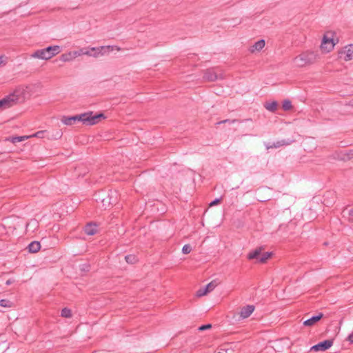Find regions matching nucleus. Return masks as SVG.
Instances as JSON below:
<instances>
[{"instance_id": "obj_15", "label": "nucleus", "mask_w": 353, "mask_h": 353, "mask_svg": "<svg viewBox=\"0 0 353 353\" xmlns=\"http://www.w3.org/2000/svg\"><path fill=\"white\" fill-rule=\"evenodd\" d=\"M28 249L30 253H37L41 249V244L39 241H33L29 244Z\"/></svg>"}, {"instance_id": "obj_19", "label": "nucleus", "mask_w": 353, "mask_h": 353, "mask_svg": "<svg viewBox=\"0 0 353 353\" xmlns=\"http://www.w3.org/2000/svg\"><path fill=\"white\" fill-rule=\"evenodd\" d=\"M265 108L268 110L274 112L278 108V103L276 101L268 102L265 104Z\"/></svg>"}, {"instance_id": "obj_22", "label": "nucleus", "mask_w": 353, "mask_h": 353, "mask_svg": "<svg viewBox=\"0 0 353 353\" xmlns=\"http://www.w3.org/2000/svg\"><path fill=\"white\" fill-rule=\"evenodd\" d=\"M61 315L64 318H71L72 316V311L69 308L65 307L62 309Z\"/></svg>"}, {"instance_id": "obj_7", "label": "nucleus", "mask_w": 353, "mask_h": 353, "mask_svg": "<svg viewBox=\"0 0 353 353\" xmlns=\"http://www.w3.org/2000/svg\"><path fill=\"white\" fill-rule=\"evenodd\" d=\"M219 284V283L217 281H212L206 286L199 288L196 292V296L200 298L206 296L210 292H212Z\"/></svg>"}, {"instance_id": "obj_21", "label": "nucleus", "mask_w": 353, "mask_h": 353, "mask_svg": "<svg viewBox=\"0 0 353 353\" xmlns=\"http://www.w3.org/2000/svg\"><path fill=\"white\" fill-rule=\"evenodd\" d=\"M72 52H73L74 59H76L77 57H78L82 54H85V55L90 54V51L87 50V48H83L79 49V50L72 51Z\"/></svg>"}, {"instance_id": "obj_12", "label": "nucleus", "mask_w": 353, "mask_h": 353, "mask_svg": "<svg viewBox=\"0 0 353 353\" xmlns=\"http://www.w3.org/2000/svg\"><path fill=\"white\" fill-rule=\"evenodd\" d=\"M265 45V42L264 39H261L254 43L252 46H251L249 48V51L251 53H255L256 52H260Z\"/></svg>"}, {"instance_id": "obj_18", "label": "nucleus", "mask_w": 353, "mask_h": 353, "mask_svg": "<svg viewBox=\"0 0 353 353\" xmlns=\"http://www.w3.org/2000/svg\"><path fill=\"white\" fill-rule=\"evenodd\" d=\"M84 230L88 235H94L97 232V226L95 224L90 223L85 227Z\"/></svg>"}, {"instance_id": "obj_27", "label": "nucleus", "mask_w": 353, "mask_h": 353, "mask_svg": "<svg viewBox=\"0 0 353 353\" xmlns=\"http://www.w3.org/2000/svg\"><path fill=\"white\" fill-rule=\"evenodd\" d=\"M288 143H289V141H285V140H281V141H278L276 143H273V145L274 147H279V146L283 145L288 144Z\"/></svg>"}, {"instance_id": "obj_4", "label": "nucleus", "mask_w": 353, "mask_h": 353, "mask_svg": "<svg viewBox=\"0 0 353 353\" xmlns=\"http://www.w3.org/2000/svg\"><path fill=\"white\" fill-rule=\"evenodd\" d=\"M61 52L59 46H50L46 48L37 50L32 54L31 57L41 60H50Z\"/></svg>"}, {"instance_id": "obj_16", "label": "nucleus", "mask_w": 353, "mask_h": 353, "mask_svg": "<svg viewBox=\"0 0 353 353\" xmlns=\"http://www.w3.org/2000/svg\"><path fill=\"white\" fill-rule=\"evenodd\" d=\"M32 136H17V137H10L8 138L6 140L10 141L14 144H17V143L23 141L30 138Z\"/></svg>"}, {"instance_id": "obj_8", "label": "nucleus", "mask_w": 353, "mask_h": 353, "mask_svg": "<svg viewBox=\"0 0 353 353\" xmlns=\"http://www.w3.org/2000/svg\"><path fill=\"white\" fill-rule=\"evenodd\" d=\"M254 306L252 305H248L240 308L239 312L234 317L237 318L238 320H242L248 318L254 311Z\"/></svg>"}, {"instance_id": "obj_26", "label": "nucleus", "mask_w": 353, "mask_h": 353, "mask_svg": "<svg viewBox=\"0 0 353 353\" xmlns=\"http://www.w3.org/2000/svg\"><path fill=\"white\" fill-rule=\"evenodd\" d=\"M125 259V261L130 263H133L135 261V256H134L132 255L126 256Z\"/></svg>"}, {"instance_id": "obj_30", "label": "nucleus", "mask_w": 353, "mask_h": 353, "mask_svg": "<svg viewBox=\"0 0 353 353\" xmlns=\"http://www.w3.org/2000/svg\"><path fill=\"white\" fill-rule=\"evenodd\" d=\"M211 327V325L210 324H208V325H202L199 327V330H207V329H209Z\"/></svg>"}, {"instance_id": "obj_17", "label": "nucleus", "mask_w": 353, "mask_h": 353, "mask_svg": "<svg viewBox=\"0 0 353 353\" xmlns=\"http://www.w3.org/2000/svg\"><path fill=\"white\" fill-rule=\"evenodd\" d=\"M262 250H263L262 248H258L255 249L254 250L250 252L248 254V259L250 260L256 259L258 261L259 257H260L261 252H262Z\"/></svg>"}, {"instance_id": "obj_14", "label": "nucleus", "mask_w": 353, "mask_h": 353, "mask_svg": "<svg viewBox=\"0 0 353 353\" xmlns=\"http://www.w3.org/2000/svg\"><path fill=\"white\" fill-rule=\"evenodd\" d=\"M74 57L73 55L72 51H68L65 53L62 54L60 56V60L64 63L71 62L74 60Z\"/></svg>"}, {"instance_id": "obj_31", "label": "nucleus", "mask_w": 353, "mask_h": 353, "mask_svg": "<svg viewBox=\"0 0 353 353\" xmlns=\"http://www.w3.org/2000/svg\"><path fill=\"white\" fill-rule=\"evenodd\" d=\"M234 121H229V120H224V121H221V122H219V123H219V124H221V123H233Z\"/></svg>"}, {"instance_id": "obj_24", "label": "nucleus", "mask_w": 353, "mask_h": 353, "mask_svg": "<svg viewBox=\"0 0 353 353\" xmlns=\"http://www.w3.org/2000/svg\"><path fill=\"white\" fill-rule=\"evenodd\" d=\"M282 108H283V109L284 110H291L292 108L291 101L290 100H285L283 102Z\"/></svg>"}, {"instance_id": "obj_25", "label": "nucleus", "mask_w": 353, "mask_h": 353, "mask_svg": "<svg viewBox=\"0 0 353 353\" xmlns=\"http://www.w3.org/2000/svg\"><path fill=\"white\" fill-rule=\"evenodd\" d=\"M192 250V248L190 245L186 244L182 248V252L183 254H189Z\"/></svg>"}, {"instance_id": "obj_9", "label": "nucleus", "mask_w": 353, "mask_h": 353, "mask_svg": "<svg viewBox=\"0 0 353 353\" xmlns=\"http://www.w3.org/2000/svg\"><path fill=\"white\" fill-rule=\"evenodd\" d=\"M339 57L345 61L353 59V44L343 47L339 52Z\"/></svg>"}, {"instance_id": "obj_28", "label": "nucleus", "mask_w": 353, "mask_h": 353, "mask_svg": "<svg viewBox=\"0 0 353 353\" xmlns=\"http://www.w3.org/2000/svg\"><path fill=\"white\" fill-rule=\"evenodd\" d=\"M346 340H347L349 343H353V332H352V333H350V334L347 336V337Z\"/></svg>"}, {"instance_id": "obj_6", "label": "nucleus", "mask_w": 353, "mask_h": 353, "mask_svg": "<svg viewBox=\"0 0 353 353\" xmlns=\"http://www.w3.org/2000/svg\"><path fill=\"white\" fill-rule=\"evenodd\" d=\"M334 42L330 33L324 35L321 45V50L324 53L332 51L334 47Z\"/></svg>"}, {"instance_id": "obj_33", "label": "nucleus", "mask_w": 353, "mask_h": 353, "mask_svg": "<svg viewBox=\"0 0 353 353\" xmlns=\"http://www.w3.org/2000/svg\"><path fill=\"white\" fill-rule=\"evenodd\" d=\"M2 58V57H0V64L3 62Z\"/></svg>"}, {"instance_id": "obj_10", "label": "nucleus", "mask_w": 353, "mask_h": 353, "mask_svg": "<svg viewBox=\"0 0 353 353\" xmlns=\"http://www.w3.org/2000/svg\"><path fill=\"white\" fill-rule=\"evenodd\" d=\"M333 345V341L331 340H325L320 342L318 344L312 346L310 349L311 351H325L331 347Z\"/></svg>"}, {"instance_id": "obj_5", "label": "nucleus", "mask_w": 353, "mask_h": 353, "mask_svg": "<svg viewBox=\"0 0 353 353\" xmlns=\"http://www.w3.org/2000/svg\"><path fill=\"white\" fill-rule=\"evenodd\" d=\"M114 48V46H110L87 48V50L90 51V54H87V56L97 58L108 53L110 50H113Z\"/></svg>"}, {"instance_id": "obj_34", "label": "nucleus", "mask_w": 353, "mask_h": 353, "mask_svg": "<svg viewBox=\"0 0 353 353\" xmlns=\"http://www.w3.org/2000/svg\"><path fill=\"white\" fill-rule=\"evenodd\" d=\"M6 283H7L8 285H9V284H10V283H11V282L8 280V281H7Z\"/></svg>"}, {"instance_id": "obj_1", "label": "nucleus", "mask_w": 353, "mask_h": 353, "mask_svg": "<svg viewBox=\"0 0 353 353\" xmlns=\"http://www.w3.org/2000/svg\"><path fill=\"white\" fill-rule=\"evenodd\" d=\"M106 118L103 113L94 114L92 111H88L73 116L62 115L59 120L63 125L68 127H75L79 123L85 126H92L99 123Z\"/></svg>"}, {"instance_id": "obj_2", "label": "nucleus", "mask_w": 353, "mask_h": 353, "mask_svg": "<svg viewBox=\"0 0 353 353\" xmlns=\"http://www.w3.org/2000/svg\"><path fill=\"white\" fill-rule=\"evenodd\" d=\"M29 86H19L12 93L0 99V110L12 107L18 102L23 101L30 96Z\"/></svg>"}, {"instance_id": "obj_13", "label": "nucleus", "mask_w": 353, "mask_h": 353, "mask_svg": "<svg viewBox=\"0 0 353 353\" xmlns=\"http://www.w3.org/2000/svg\"><path fill=\"white\" fill-rule=\"evenodd\" d=\"M323 316L322 313L319 314L317 316H312L311 319H307L303 322L305 326L311 327L319 321Z\"/></svg>"}, {"instance_id": "obj_20", "label": "nucleus", "mask_w": 353, "mask_h": 353, "mask_svg": "<svg viewBox=\"0 0 353 353\" xmlns=\"http://www.w3.org/2000/svg\"><path fill=\"white\" fill-rule=\"evenodd\" d=\"M272 254L271 252H261L260 257H259L258 261L261 263H265L267 262V261L271 258Z\"/></svg>"}, {"instance_id": "obj_35", "label": "nucleus", "mask_w": 353, "mask_h": 353, "mask_svg": "<svg viewBox=\"0 0 353 353\" xmlns=\"http://www.w3.org/2000/svg\"><path fill=\"white\" fill-rule=\"evenodd\" d=\"M38 132L42 133V132H44V131L41 130V131H39Z\"/></svg>"}, {"instance_id": "obj_3", "label": "nucleus", "mask_w": 353, "mask_h": 353, "mask_svg": "<svg viewBox=\"0 0 353 353\" xmlns=\"http://www.w3.org/2000/svg\"><path fill=\"white\" fill-rule=\"evenodd\" d=\"M319 59L317 53L307 50L296 56L293 63L296 67L302 68L314 63Z\"/></svg>"}, {"instance_id": "obj_23", "label": "nucleus", "mask_w": 353, "mask_h": 353, "mask_svg": "<svg viewBox=\"0 0 353 353\" xmlns=\"http://www.w3.org/2000/svg\"><path fill=\"white\" fill-rule=\"evenodd\" d=\"M0 306L3 307H12L13 306V303L9 300L1 299L0 300Z\"/></svg>"}, {"instance_id": "obj_32", "label": "nucleus", "mask_w": 353, "mask_h": 353, "mask_svg": "<svg viewBox=\"0 0 353 353\" xmlns=\"http://www.w3.org/2000/svg\"><path fill=\"white\" fill-rule=\"evenodd\" d=\"M348 214L350 216H353V210L351 209V210H348Z\"/></svg>"}, {"instance_id": "obj_29", "label": "nucleus", "mask_w": 353, "mask_h": 353, "mask_svg": "<svg viewBox=\"0 0 353 353\" xmlns=\"http://www.w3.org/2000/svg\"><path fill=\"white\" fill-rule=\"evenodd\" d=\"M221 203V199H215L214 201H213L210 204V206H213V205H217L219 203Z\"/></svg>"}, {"instance_id": "obj_11", "label": "nucleus", "mask_w": 353, "mask_h": 353, "mask_svg": "<svg viewBox=\"0 0 353 353\" xmlns=\"http://www.w3.org/2000/svg\"><path fill=\"white\" fill-rule=\"evenodd\" d=\"M221 74L219 75L214 69H209L207 70L203 75V79L205 81H216L218 79H223Z\"/></svg>"}]
</instances>
